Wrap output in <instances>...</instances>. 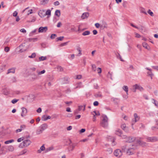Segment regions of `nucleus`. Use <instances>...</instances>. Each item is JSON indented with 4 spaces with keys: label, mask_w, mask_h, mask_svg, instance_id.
I'll list each match as a JSON object with an SVG mask.
<instances>
[{
    "label": "nucleus",
    "mask_w": 158,
    "mask_h": 158,
    "mask_svg": "<svg viewBox=\"0 0 158 158\" xmlns=\"http://www.w3.org/2000/svg\"><path fill=\"white\" fill-rule=\"evenodd\" d=\"M142 45L144 48L148 50H149L150 49V46L146 42H143L142 43Z\"/></svg>",
    "instance_id": "6ab92c4d"
},
{
    "label": "nucleus",
    "mask_w": 158,
    "mask_h": 158,
    "mask_svg": "<svg viewBox=\"0 0 158 158\" xmlns=\"http://www.w3.org/2000/svg\"><path fill=\"white\" fill-rule=\"evenodd\" d=\"M69 78L68 77H65L59 79L60 82L62 84H67L69 82Z\"/></svg>",
    "instance_id": "39448f33"
},
{
    "label": "nucleus",
    "mask_w": 158,
    "mask_h": 158,
    "mask_svg": "<svg viewBox=\"0 0 158 158\" xmlns=\"http://www.w3.org/2000/svg\"><path fill=\"white\" fill-rule=\"evenodd\" d=\"M51 118V117L50 116H46L45 115H43L42 117V119L44 121H46L48 119Z\"/></svg>",
    "instance_id": "b1692460"
},
{
    "label": "nucleus",
    "mask_w": 158,
    "mask_h": 158,
    "mask_svg": "<svg viewBox=\"0 0 158 158\" xmlns=\"http://www.w3.org/2000/svg\"><path fill=\"white\" fill-rule=\"evenodd\" d=\"M115 139H116L114 137H112L111 139V141L112 142V144L113 146L115 145L116 144V143L115 142Z\"/></svg>",
    "instance_id": "72a5a7b5"
},
{
    "label": "nucleus",
    "mask_w": 158,
    "mask_h": 158,
    "mask_svg": "<svg viewBox=\"0 0 158 158\" xmlns=\"http://www.w3.org/2000/svg\"><path fill=\"white\" fill-rule=\"evenodd\" d=\"M24 138L23 137H22L18 139L17 140V141L19 142H20L23 140H24Z\"/></svg>",
    "instance_id": "603ef678"
},
{
    "label": "nucleus",
    "mask_w": 158,
    "mask_h": 158,
    "mask_svg": "<svg viewBox=\"0 0 158 158\" xmlns=\"http://www.w3.org/2000/svg\"><path fill=\"white\" fill-rule=\"evenodd\" d=\"M20 31L23 33H25L26 32V31L24 28L21 29L20 30Z\"/></svg>",
    "instance_id": "bf43d9fd"
},
{
    "label": "nucleus",
    "mask_w": 158,
    "mask_h": 158,
    "mask_svg": "<svg viewBox=\"0 0 158 158\" xmlns=\"http://www.w3.org/2000/svg\"><path fill=\"white\" fill-rule=\"evenodd\" d=\"M38 14L41 18L44 17L45 16V10H41L39 11Z\"/></svg>",
    "instance_id": "ddd939ff"
},
{
    "label": "nucleus",
    "mask_w": 158,
    "mask_h": 158,
    "mask_svg": "<svg viewBox=\"0 0 158 158\" xmlns=\"http://www.w3.org/2000/svg\"><path fill=\"white\" fill-rule=\"evenodd\" d=\"M148 12L151 16H153L154 14L149 9L148 10Z\"/></svg>",
    "instance_id": "49530a36"
},
{
    "label": "nucleus",
    "mask_w": 158,
    "mask_h": 158,
    "mask_svg": "<svg viewBox=\"0 0 158 158\" xmlns=\"http://www.w3.org/2000/svg\"><path fill=\"white\" fill-rule=\"evenodd\" d=\"M72 127L71 126H69L67 128V131H70L72 129Z\"/></svg>",
    "instance_id": "338daca9"
},
{
    "label": "nucleus",
    "mask_w": 158,
    "mask_h": 158,
    "mask_svg": "<svg viewBox=\"0 0 158 158\" xmlns=\"http://www.w3.org/2000/svg\"><path fill=\"white\" fill-rule=\"evenodd\" d=\"M45 149V148L44 146V145H43L41 147L39 150H38V153H40L42 151L44 150Z\"/></svg>",
    "instance_id": "cd10ccee"
},
{
    "label": "nucleus",
    "mask_w": 158,
    "mask_h": 158,
    "mask_svg": "<svg viewBox=\"0 0 158 158\" xmlns=\"http://www.w3.org/2000/svg\"><path fill=\"white\" fill-rule=\"evenodd\" d=\"M47 59V57L46 56H42L39 58V60L40 61H43L44 60H46Z\"/></svg>",
    "instance_id": "79ce46f5"
},
{
    "label": "nucleus",
    "mask_w": 158,
    "mask_h": 158,
    "mask_svg": "<svg viewBox=\"0 0 158 158\" xmlns=\"http://www.w3.org/2000/svg\"><path fill=\"white\" fill-rule=\"evenodd\" d=\"M57 36V35L56 34H52L50 38L51 39H53L55 38V37Z\"/></svg>",
    "instance_id": "864d4df0"
},
{
    "label": "nucleus",
    "mask_w": 158,
    "mask_h": 158,
    "mask_svg": "<svg viewBox=\"0 0 158 158\" xmlns=\"http://www.w3.org/2000/svg\"><path fill=\"white\" fill-rule=\"evenodd\" d=\"M49 0H42L41 1V4L44 5L47 4L48 1Z\"/></svg>",
    "instance_id": "f704fd0d"
},
{
    "label": "nucleus",
    "mask_w": 158,
    "mask_h": 158,
    "mask_svg": "<svg viewBox=\"0 0 158 158\" xmlns=\"http://www.w3.org/2000/svg\"><path fill=\"white\" fill-rule=\"evenodd\" d=\"M136 147L134 145H130L129 146L125 145L122 147V150L128 155H132L135 152V150L136 149Z\"/></svg>",
    "instance_id": "f257e3e1"
},
{
    "label": "nucleus",
    "mask_w": 158,
    "mask_h": 158,
    "mask_svg": "<svg viewBox=\"0 0 158 158\" xmlns=\"http://www.w3.org/2000/svg\"><path fill=\"white\" fill-rule=\"evenodd\" d=\"M152 102L153 103L155 106L157 108H158V102L155 99H151Z\"/></svg>",
    "instance_id": "a878e982"
},
{
    "label": "nucleus",
    "mask_w": 158,
    "mask_h": 158,
    "mask_svg": "<svg viewBox=\"0 0 158 158\" xmlns=\"http://www.w3.org/2000/svg\"><path fill=\"white\" fill-rule=\"evenodd\" d=\"M36 56V54L35 53H33L31 54V56H28V57L31 58H34Z\"/></svg>",
    "instance_id": "c03bdc74"
},
{
    "label": "nucleus",
    "mask_w": 158,
    "mask_h": 158,
    "mask_svg": "<svg viewBox=\"0 0 158 158\" xmlns=\"http://www.w3.org/2000/svg\"><path fill=\"white\" fill-rule=\"evenodd\" d=\"M22 112L21 114V116L22 117H23L26 116L27 111L26 109L24 107H22L21 108Z\"/></svg>",
    "instance_id": "9d476101"
},
{
    "label": "nucleus",
    "mask_w": 158,
    "mask_h": 158,
    "mask_svg": "<svg viewBox=\"0 0 158 158\" xmlns=\"http://www.w3.org/2000/svg\"><path fill=\"white\" fill-rule=\"evenodd\" d=\"M90 34V32L89 31H86L82 33V35L84 36H85L89 35Z\"/></svg>",
    "instance_id": "2f4dec72"
},
{
    "label": "nucleus",
    "mask_w": 158,
    "mask_h": 158,
    "mask_svg": "<svg viewBox=\"0 0 158 158\" xmlns=\"http://www.w3.org/2000/svg\"><path fill=\"white\" fill-rule=\"evenodd\" d=\"M54 149V148L52 146L49 147L45 149V152H48L49 151L53 150Z\"/></svg>",
    "instance_id": "412c9836"
},
{
    "label": "nucleus",
    "mask_w": 158,
    "mask_h": 158,
    "mask_svg": "<svg viewBox=\"0 0 158 158\" xmlns=\"http://www.w3.org/2000/svg\"><path fill=\"white\" fill-rule=\"evenodd\" d=\"M85 64H86V60H85V59H84L83 60L82 63L81 64V65L83 66H85Z\"/></svg>",
    "instance_id": "13d9d810"
},
{
    "label": "nucleus",
    "mask_w": 158,
    "mask_h": 158,
    "mask_svg": "<svg viewBox=\"0 0 158 158\" xmlns=\"http://www.w3.org/2000/svg\"><path fill=\"white\" fill-rule=\"evenodd\" d=\"M97 71L98 73H101L102 72V69L100 68H98L97 69Z\"/></svg>",
    "instance_id": "052dcab7"
},
{
    "label": "nucleus",
    "mask_w": 158,
    "mask_h": 158,
    "mask_svg": "<svg viewBox=\"0 0 158 158\" xmlns=\"http://www.w3.org/2000/svg\"><path fill=\"white\" fill-rule=\"evenodd\" d=\"M145 69H147V70L149 71L147 73V74L149 76H150V77H151V79H152V77L153 76L154 74L152 72V69H149L148 68H145Z\"/></svg>",
    "instance_id": "f8f14e48"
},
{
    "label": "nucleus",
    "mask_w": 158,
    "mask_h": 158,
    "mask_svg": "<svg viewBox=\"0 0 158 158\" xmlns=\"http://www.w3.org/2000/svg\"><path fill=\"white\" fill-rule=\"evenodd\" d=\"M31 143V142L29 139H24L23 141L20 144L19 147L21 148L27 147L30 145Z\"/></svg>",
    "instance_id": "f03ea898"
},
{
    "label": "nucleus",
    "mask_w": 158,
    "mask_h": 158,
    "mask_svg": "<svg viewBox=\"0 0 158 158\" xmlns=\"http://www.w3.org/2000/svg\"><path fill=\"white\" fill-rule=\"evenodd\" d=\"M106 151L108 152L109 154H111L112 152V149L111 148H109L106 150Z\"/></svg>",
    "instance_id": "a18cd8bd"
},
{
    "label": "nucleus",
    "mask_w": 158,
    "mask_h": 158,
    "mask_svg": "<svg viewBox=\"0 0 158 158\" xmlns=\"http://www.w3.org/2000/svg\"><path fill=\"white\" fill-rule=\"evenodd\" d=\"M42 111L41 108H39L36 110V111L38 113H40Z\"/></svg>",
    "instance_id": "69168bd1"
},
{
    "label": "nucleus",
    "mask_w": 158,
    "mask_h": 158,
    "mask_svg": "<svg viewBox=\"0 0 158 158\" xmlns=\"http://www.w3.org/2000/svg\"><path fill=\"white\" fill-rule=\"evenodd\" d=\"M31 78L33 80H35L38 79V75L35 73H32L31 75Z\"/></svg>",
    "instance_id": "f3484780"
},
{
    "label": "nucleus",
    "mask_w": 158,
    "mask_h": 158,
    "mask_svg": "<svg viewBox=\"0 0 158 158\" xmlns=\"http://www.w3.org/2000/svg\"><path fill=\"white\" fill-rule=\"evenodd\" d=\"M15 69L14 68H12L8 69L7 74H9L10 73H15Z\"/></svg>",
    "instance_id": "393cba45"
},
{
    "label": "nucleus",
    "mask_w": 158,
    "mask_h": 158,
    "mask_svg": "<svg viewBox=\"0 0 158 158\" xmlns=\"http://www.w3.org/2000/svg\"><path fill=\"white\" fill-rule=\"evenodd\" d=\"M25 43H23L19 47V48L20 49L19 51L20 52H23L24 50L23 49L22 47L23 46H25Z\"/></svg>",
    "instance_id": "bb28decb"
},
{
    "label": "nucleus",
    "mask_w": 158,
    "mask_h": 158,
    "mask_svg": "<svg viewBox=\"0 0 158 158\" xmlns=\"http://www.w3.org/2000/svg\"><path fill=\"white\" fill-rule=\"evenodd\" d=\"M57 69V71L59 72H63L64 70V69L63 67L59 65H58L55 68Z\"/></svg>",
    "instance_id": "5701e85b"
},
{
    "label": "nucleus",
    "mask_w": 158,
    "mask_h": 158,
    "mask_svg": "<svg viewBox=\"0 0 158 158\" xmlns=\"http://www.w3.org/2000/svg\"><path fill=\"white\" fill-rule=\"evenodd\" d=\"M45 72V71L44 70H43L41 71H39L38 70L36 71V73L39 75H40L44 73Z\"/></svg>",
    "instance_id": "c9c22d12"
},
{
    "label": "nucleus",
    "mask_w": 158,
    "mask_h": 158,
    "mask_svg": "<svg viewBox=\"0 0 158 158\" xmlns=\"http://www.w3.org/2000/svg\"><path fill=\"white\" fill-rule=\"evenodd\" d=\"M14 141V140L13 139H11L10 140H8L4 142V143L5 144H8L9 143H10L13 142Z\"/></svg>",
    "instance_id": "e433bc0d"
},
{
    "label": "nucleus",
    "mask_w": 158,
    "mask_h": 158,
    "mask_svg": "<svg viewBox=\"0 0 158 158\" xmlns=\"http://www.w3.org/2000/svg\"><path fill=\"white\" fill-rule=\"evenodd\" d=\"M147 139L148 142H153L158 141V138L156 136L148 137Z\"/></svg>",
    "instance_id": "423d86ee"
},
{
    "label": "nucleus",
    "mask_w": 158,
    "mask_h": 158,
    "mask_svg": "<svg viewBox=\"0 0 158 158\" xmlns=\"http://www.w3.org/2000/svg\"><path fill=\"white\" fill-rule=\"evenodd\" d=\"M48 30L47 27H40L38 29V32L39 33L45 32Z\"/></svg>",
    "instance_id": "0eeeda50"
},
{
    "label": "nucleus",
    "mask_w": 158,
    "mask_h": 158,
    "mask_svg": "<svg viewBox=\"0 0 158 158\" xmlns=\"http://www.w3.org/2000/svg\"><path fill=\"white\" fill-rule=\"evenodd\" d=\"M68 42H66L65 43H62L60 45V46L61 47H62V46H65L67 44Z\"/></svg>",
    "instance_id": "5fc2aeb1"
},
{
    "label": "nucleus",
    "mask_w": 158,
    "mask_h": 158,
    "mask_svg": "<svg viewBox=\"0 0 158 158\" xmlns=\"http://www.w3.org/2000/svg\"><path fill=\"white\" fill-rule=\"evenodd\" d=\"M4 50L6 52H8L10 51V48L8 47H5Z\"/></svg>",
    "instance_id": "de8ad7c7"
},
{
    "label": "nucleus",
    "mask_w": 158,
    "mask_h": 158,
    "mask_svg": "<svg viewBox=\"0 0 158 158\" xmlns=\"http://www.w3.org/2000/svg\"><path fill=\"white\" fill-rule=\"evenodd\" d=\"M121 128L126 132H129L128 128L126 127V124H122L121 125Z\"/></svg>",
    "instance_id": "9b49d317"
},
{
    "label": "nucleus",
    "mask_w": 158,
    "mask_h": 158,
    "mask_svg": "<svg viewBox=\"0 0 158 158\" xmlns=\"http://www.w3.org/2000/svg\"><path fill=\"white\" fill-rule=\"evenodd\" d=\"M115 134L118 136H121L122 134L121 130L120 129H118L115 131Z\"/></svg>",
    "instance_id": "aec40b11"
},
{
    "label": "nucleus",
    "mask_w": 158,
    "mask_h": 158,
    "mask_svg": "<svg viewBox=\"0 0 158 158\" xmlns=\"http://www.w3.org/2000/svg\"><path fill=\"white\" fill-rule=\"evenodd\" d=\"M55 15L59 17L60 15V12L59 10H56L55 12Z\"/></svg>",
    "instance_id": "7c9ffc66"
},
{
    "label": "nucleus",
    "mask_w": 158,
    "mask_h": 158,
    "mask_svg": "<svg viewBox=\"0 0 158 158\" xmlns=\"http://www.w3.org/2000/svg\"><path fill=\"white\" fill-rule=\"evenodd\" d=\"M140 11L141 13H143L145 15H147V13L144 8H141L140 9Z\"/></svg>",
    "instance_id": "58836bf2"
},
{
    "label": "nucleus",
    "mask_w": 158,
    "mask_h": 158,
    "mask_svg": "<svg viewBox=\"0 0 158 158\" xmlns=\"http://www.w3.org/2000/svg\"><path fill=\"white\" fill-rule=\"evenodd\" d=\"M122 89L126 93V94H128V88L127 86L124 85L122 87Z\"/></svg>",
    "instance_id": "4be33fe9"
},
{
    "label": "nucleus",
    "mask_w": 158,
    "mask_h": 158,
    "mask_svg": "<svg viewBox=\"0 0 158 158\" xmlns=\"http://www.w3.org/2000/svg\"><path fill=\"white\" fill-rule=\"evenodd\" d=\"M64 38V36H60L56 38V41L58 42L59 41H62Z\"/></svg>",
    "instance_id": "37998d69"
},
{
    "label": "nucleus",
    "mask_w": 158,
    "mask_h": 158,
    "mask_svg": "<svg viewBox=\"0 0 158 158\" xmlns=\"http://www.w3.org/2000/svg\"><path fill=\"white\" fill-rule=\"evenodd\" d=\"M120 136L123 139H127V137L126 135H121V136Z\"/></svg>",
    "instance_id": "680f3d73"
},
{
    "label": "nucleus",
    "mask_w": 158,
    "mask_h": 158,
    "mask_svg": "<svg viewBox=\"0 0 158 158\" xmlns=\"http://www.w3.org/2000/svg\"><path fill=\"white\" fill-rule=\"evenodd\" d=\"M37 38H30L29 39V41L30 42L33 41L35 42L37 40Z\"/></svg>",
    "instance_id": "09e8293b"
},
{
    "label": "nucleus",
    "mask_w": 158,
    "mask_h": 158,
    "mask_svg": "<svg viewBox=\"0 0 158 158\" xmlns=\"http://www.w3.org/2000/svg\"><path fill=\"white\" fill-rule=\"evenodd\" d=\"M102 117L103 119L101 123V125L104 127H107L108 125V118L106 115H103Z\"/></svg>",
    "instance_id": "7ed1b4c3"
},
{
    "label": "nucleus",
    "mask_w": 158,
    "mask_h": 158,
    "mask_svg": "<svg viewBox=\"0 0 158 158\" xmlns=\"http://www.w3.org/2000/svg\"><path fill=\"white\" fill-rule=\"evenodd\" d=\"M95 96L96 98H101L102 97V95L100 93H98L95 94Z\"/></svg>",
    "instance_id": "4c0bfd02"
},
{
    "label": "nucleus",
    "mask_w": 158,
    "mask_h": 158,
    "mask_svg": "<svg viewBox=\"0 0 158 158\" xmlns=\"http://www.w3.org/2000/svg\"><path fill=\"white\" fill-rule=\"evenodd\" d=\"M85 110V105H83L81 106H80V110H82L84 111Z\"/></svg>",
    "instance_id": "a19ab883"
},
{
    "label": "nucleus",
    "mask_w": 158,
    "mask_h": 158,
    "mask_svg": "<svg viewBox=\"0 0 158 158\" xmlns=\"http://www.w3.org/2000/svg\"><path fill=\"white\" fill-rule=\"evenodd\" d=\"M93 104L94 106H97L98 104V101H95L94 102Z\"/></svg>",
    "instance_id": "774afa93"
},
{
    "label": "nucleus",
    "mask_w": 158,
    "mask_h": 158,
    "mask_svg": "<svg viewBox=\"0 0 158 158\" xmlns=\"http://www.w3.org/2000/svg\"><path fill=\"white\" fill-rule=\"evenodd\" d=\"M89 13L88 12H85L83 13L81 16V18L82 19H84L87 18L89 16Z\"/></svg>",
    "instance_id": "dca6fc26"
},
{
    "label": "nucleus",
    "mask_w": 158,
    "mask_h": 158,
    "mask_svg": "<svg viewBox=\"0 0 158 158\" xmlns=\"http://www.w3.org/2000/svg\"><path fill=\"white\" fill-rule=\"evenodd\" d=\"M19 101V99H14L11 101V102L13 104H15Z\"/></svg>",
    "instance_id": "3c124183"
},
{
    "label": "nucleus",
    "mask_w": 158,
    "mask_h": 158,
    "mask_svg": "<svg viewBox=\"0 0 158 158\" xmlns=\"http://www.w3.org/2000/svg\"><path fill=\"white\" fill-rule=\"evenodd\" d=\"M18 12L16 11H15L13 13V16L15 17L17 16Z\"/></svg>",
    "instance_id": "e2e57ef3"
},
{
    "label": "nucleus",
    "mask_w": 158,
    "mask_h": 158,
    "mask_svg": "<svg viewBox=\"0 0 158 158\" xmlns=\"http://www.w3.org/2000/svg\"><path fill=\"white\" fill-rule=\"evenodd\" d=\"M135 139V138L132 137H127L126 141L127 142L131 143L133 142Z\"/></svg>",
    "instance_id": "2eb2a0df"
},
{
    "label": "nucleus",
    "mask_w": 158,
    "mask_h": 158,
    "mask_svg": "<svg viewBox=\"0 0 158 158\" xmlns=\"http://www.w3.org/2000/svg\"><path fill=\"white\" fill-rule=\"evenodd\" d=\"M27 152V150L26 149H24L21 152L19 155H23L26 153Z\"/></svg>",
    "instance_id": "ea45409f"
},
{
    "label": "nucleus",
    "mask_w": 158,
    "mask_h": 158,
    "mask_svg": "<svg viewBox=\"0 0 158 158\" xmlns=\"http://www.w3.org/2000/svg\"><path fill=\"white\" fill-rule=\"evenodd\" d=\"M136 141L139 144L142 146H145L146 145V143L145 142L142 141L140 140H138Z\"/></svg>",
    "instance_id": "a211bd4d"
},
{
    "label": "nucleus",
    "mask_w": 158,
    "mask_h": 158,
    "mask_svg": "<svg viewBox=\"0 0 158 158\" xmlns=\"http://www.w3.org/2000/svg\"><path fill=\"white\" fill-rule=\"evenodd\" d=\"M133 87L135 88V89H138L141 91L143 90V89L142 86L137 84L133 85Z\"/></svg>",
    "instance_id": "1a4fd4ad"
},
{
    "label": "nucleus",
    "mask_w": 158,
    "mask_h": 158,
    "mask_svg": "<svg viewBox=\"0 0 158 158\" xmlns=\"http://www.w3.org/2000/svg\"><path fill=\"white\" fill-rule=\"evenodd\" d=\"M43 131L45 130L48 127V125L47 123L42 124L39 127Z\"/></svg>",
    "instance_id": "4468645a"
},
{
    "label": "nucleus",
    "mask_w": 158,
    "mask_h": 158,
    "mask_svg": "<svg viewBox=\"0 0 158 158\" xmlns=\"http://www.w3.org/2000/svg\"><path fill=\"white\" fill-rule=\"evenodd\" d=\"M135 37L136 38H139L141 37V36L140 34H139L137 33H135Z\"/></svg>",
    "instance_id": "6e6d98bb"
},
{
    "label": "nucleus",
    "mask_w": 158,
    "mask_h": 158,
    "mask_svg": "<svg viewBox=\"0 0 158 158\" xmlns=\"http://www.w3.org/2000/svg\"><path fill=\"white\" fill-rule=\"evenodd\" d=\"M8 150L10 152H13L14 150V148L12 146H10L8 147Z\"/></svg>",
    "instance_id": "473e14b6"
},
{
    "label": "nucleus",
    "mask_w": 158,
    "mask_h": 158,
    "mask_svg": "<svg viewBox=\"0 0 158 158\" xmlns=\"http://www.w3.org/2000/svg\"><path fill=\"white\" fill-rule=\"evenodd\" d=\"M92 70L95 71L96 69V66L95 64H92Z\"/></svg>",
    "instance_id": "4d7b16f0"
},
{
    "label": "nucleus",
    "mask_w": 158,
    "mask_h": 158,
    "mask_svg": "<svg viewBox=\"0 0 158 158\" xmlns=\"http://www.w3.org/2000/svg\"><path fill=\"white\" fill-rule=\"evenodd\" d=\"M95 26L96 28H98L100 27V25L99 23H97L95 24Z\"/></svg>",
    "instance_id": "0e129e2a"
},
{
    "label": "nucleus",
    "mask_w": 158,
    "mask_h": 158,
    "mask_svg": "<svg viewBox=\"0 0 158 158\" xmlns=\"http://www.w3.org/2000/svg\"><path fill=\"white\" fill-rule=\"evenodd\" d=\"M114 155L118 158H120L123 155V152L120 149H117L114 152Z\"/></svg>",
    "instance_id": "20e7f679"
},
{
    "label": "nucleus",
    "mask_w": 158,
    "mask_h": 158,
    "mask_svg": "<svg viewBox=\"0 0 158 158\" xmlns=\"http://www.w3.org/2000/svg\"><path fill=\"white\" fill-rule=\"evenodd\" d=\"M43 131L40 127L39 128L37 129L36 131V134L37 135H39L41 133H42Z\"/></svg>",
    "instance_id": "c85d7f7f"
},
{
    "label": "nucleus",
    "mask_w": 158,
    "mask_h": 158,
    "mask_svg": "<svg viewBox=\"0 0 158 158\" xmlns=\"http://www.w3.org/2000/svg\"><path fill=\"white\" fill-rule=\"evenodd\" d=\"M45 16L48 15V17H49V16H50L51 15V11L50 10H48L46 12H45Z\"/></svg>",
    "instance_id": "c756f323"
},
{
    "label": "nucleus",
    "mask_w": 158,
    "mask_h": 158,
    "mask_svg": "<svg viewBox=\"0 0 158 158\" xmlns=\"http://www.w3.org/2000/svg\"><path fill=\"white\" fill-rule=\"evenodd\" d=\"M92 113L94 114L95 115H95L99 116V115H100V113L99 112H97L95 111H93V112H92Z\"/></svg>",
    "instance_id": "8fccbe9b"
},
{
    "label": "nucleus",
    "mask_w": 158,
    "mask_h": 158,
    "mask_svg": "<svg viewBox=\"0 0 158 158\" xmlns=\"http://www.w3.org/2000/svg\"><path fill=\"white\" fill-rule=\"evenodd\" d=\"M134 120H133L132 125L139 120V117L136 113H135L134 115Z\"/></svg>",
    "instance_id": "6e6552de"
}]
</instances>
